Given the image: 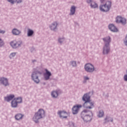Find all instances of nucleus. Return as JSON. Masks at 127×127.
<instances>
[{"mask_svg": "<svg viewBox=\"0 0 127 127\" xmlns=\"http://www.w3.org/2000/svg\"><path fill=\"white\" fill-rule=\"evenodd\" d=\"M104 42V47L103 48V54H108L110 52V43H111V37L108 36L103 39Z\"/></svg>", "mask_w": 127, "mask_h": 127, "instance_id": "1", "label": "nucleus"}, {"mask_svg": "<svg viewBox=\"0 0 127 127\" xmlns=\"http://www.w3.org/2000/svg\"><path fill=\"white\" fill-rule=\"evenodd\" d=\"M44 117H45V111L43 109H40L35 114L33 120L35 123H38L39 120L44 118Z\"/></svg>", "mask_w": 127, "mask_h": 127, "instance_id": "2", "label": "nucleus"}, {"mask_svg": "<svg viewBox=\"0 0 127 127\" xmlns=\"http://www.w3.org/2000/svg\"><path fill=\"white\" fill-rule=\"evenodd\" d=\"M81 118L84 121V122H90L92 117L91 116H93V113L91 111H89L87 110H84L81 113Z\"/></svg>", "mask_w": 127, "mask_h": 127, "instance_id": "3", "label": "nucleus"}, {"mask_svg": "<svg viewBox=\"0 0 127 127\" xmlns=\"http://www.w3.org/2000/svg\"><path fill=\"white\" fill-rule=\"evenodd\" d=\"M112 5V2L110 1H108L104 5H101L100 6V9L101 11H109L111 6Z\"/></svg>", "mask_w": 127, "mask_h": 127, "instance_id": "4", "label": "nucleus"}, {"mask_svg": "<svg viewBox=\"0 0 127 127\" xmlns=\"http://www.w3.org/2000/svg\"><path fill=\"white\" fill-rule=\"evenodd\" d=\"M94 102H92L91 100L89 101L85 102L83 105V107H84L85 109H87L89 110H91V109H93L94 108Z\"/></svg>", "mask_w": 127, "mask_h": 127, "instance_id": "5", "label": "nucleus"}, {"mask_svg": "<svg viewBox=\"0 0 127 127\" xmlns=\"http://www.w3.org/2000/svg\"><path fill=\"white\" fill-rule=\"evenodd\" d=\"M84 69L86 72H88L91 73L92 72H94V70H95V67L94 65L90 64H87L84 66Z\"/></svg>", "mask_w": 127, "mask_h": 127, "instance_id": "6", "label": "nucleus"}, {"mask_svg": "<svg viewBox=\"0 0 127 127\" xmlns=\"http://www.w3.org/2000/svg\"><path fill=\"white\" fill-rule=\"evenodd\" d=\"M38 74H39V72H34L32 74V79L33 80L35 83L38 84L40 80L38 78Z\"/></svg>", "mask_w": 127, "mask_h": 127, "instance_id": "7", "label": "nucleus"}, {"mask_svg": "<svg viewBox=\"0 0 127 127\" xmlns=\"http://www.w3.org/2000/svg\"><path fill=\"white\" fill-rule=\"evenodd\" d=\"M116 22L117 23H122V24H126L127 20L121 16H118L116 17Z\"/></svg>", "mask_w": 127, "mask_h": 127, "instance_id": "8", "label": "nucleus"}, {"mask_svg": "<svg viewBox=\"0 0 127 127\" xmlns=\"http://www.w3.org/2000/svg\"><path fill=\"white\" fill-rule=\"evenodd\" d=\"M82 108V105H77L76 106H73L72 108V114L73 115H76V114H78V112L79 111V109Z\"/></svg>", "mask_w": 127, "mask_h": 127, "instance_id": "9", "label": "nucleus"}, {"mask_svg": "<svg viewBox=\"0 0 127 127\" xmlns=\"http://www.w3.org/2000/svg\"><path fill=\"white\" fill-rule=\"evenodd\" d=\"M58 114L62 119H67L68 113H67V112L65 111H59Z\"/></svg>", "mask_w": 127, "mask_h": 127, "instance_id": "10", "label": "nucleus"}, {"mask_svg": "<svg viewBox=\"0 0 127 127\" xmlns=\"http://www.w3.org/2000/svg\"><path fill=\"white\" fill-rule=\"evenodd\" d=\"M0 82L1 84H2V85H4V86H8V80H7V78H4V77H1L0 78Z\"/></svg>", "mask_w": 127, "mask_h": 127, "instance_id": "11", "label": "nucleus"}, {"mask_svg": "<svg viewBox=\"0 0 127 127\" xmlns=\"http://www.w3.org/2000/svg\"><path fill=\"white\" fill-rule=\"evenodd\" d=\"M10 45H11L12 48H17V47H18V46H20V44H19L16 40H14L10 43Z\"/></svg>", "mask_w": 127, "mask_h": 127, "instance_id": "12", "label": "nucleus"}, {"mask_svg": "<svg viewBox=\"0 0 127 127\" xmlns=\"http://www.w3.org/2000/svg\"><path fill=\"white\" fill-rule=\"evenodd\" d=\"M87 2H88V3H90V2H91L90 6L92 8H97V7H98V4H97L96 2L92 1V0H87Z\"/></svg>", "mask_w": 127, "mask_h": 127, "instance_id": "13", "label": "nucleus"}, {"mask_svg": "<svg viewBox=\"0 0 127 127\" xmlns=\"http://www.w3.org/2000/svg\"><path fill=\"white\" fill-rule=\"evenodd\" d=\"M109 28L111 31H113V32H117L118 31V28H117L116 26L114 25V24L109 25Z\"/></svg>", "mask_w": 127, "mask_h": 127, "instance_id": "14", "label": "nucleus"}, {"mask_svg": "<svg viewBox=\"0 0 127 127\" xmlns=\"http://www.w3.org/2000/svg\"><path fill=\"white\" fill-rule=\"evenodd\" d=\"M14 95L11 94L6 97H5L4 101H6V102H9L10 101H11L12 99H14Z\"/></svg>", "mask_w": 127, "mask_h": 127, "instance_id": "15", "label": "nucleus"}, {"mask_svg": "<svg viewBox=\"0 0 127 127\" xmlns=\"http://www.w3.org/2000/svg\"><path fill=\"white\" fill-rule=\"evenodd\" d=\"M82 100L85 102H89V101H91V100H90V96H89L88 95V94H85L83 95V96L82 97Z\"/></svg>", "mask_w": 127, "mask_h": 127, "instance_id": "16", "label": "nucleus"}, {"mask_svg": "<svg viewBox=\"0 0 127 127\" xmlns=\"http://www.w3.org/2000/svg\"><path fill=\"white\" fill-rule=\"evenodd\" d=\"M23 115L19 113L15 116V119L16 121H20V120H22V118H23Z\"/></svg>", "mask_w": 127, "mask_h": 127, "instance_id": "17", "label": "nucleus"}, {"mask_svg": "<svg viewBox=\"0 0 127 127\" xmlns=\"http://www.w3.org/2000/svg\"><path fill=\"white\" fill-rule=\"evenodd\" d=\"M51 76V73L48 71L47 69H46V73L45 74V80H49Z\"/></svg>", "mask_w": 127, "mask_h": 127, "instance_id": "18", "label": "nucleus"}, {"mask_svg": "<svg viewBox=\"0 0 127 127\" xmlns=\"http://www.w3.org/2000/svg\"><path fill=\"white\" fill-rule=\"evenodd\" d=\"M17 104H18L15 99H13L11 103V106L12 108H16L17 107Z\"/></svg>", "mask_w": 127, "mask_h": 127, "instance_id": "19", "label": "nucleus"}, {"mask_svg": "<svg viewBox=\"0 0 127 127\" xmlns=\"http://www.w3.org/2000/svg\"><path fill=\"white\" fill-rule=\"evenodd\" d=\"M56 27H57V22H54L50 26V28L52 30H55Z\"/></svg>", "mask_w": 127, "mask_h": 127, "instance_id": "20", "label": "nucleus"}, {"mask_svg": "<svg viewBox=\"0 0 127 127\" xmlns=\"http://www.w3.org/2000/svg\"><path fill=\"white\" fill-rule=\"evenodd\" d=\"M76 7L74 6H72L71 8H70V15H73L75 13Z\"/></svg>", "mask_w": 127, "mask_h": 127, "instance_id": "21", "label": "nucleus"}, {"mask_svg": "<svg viewBox=\"0 0 127 127\" xmlns=\"http://www.w3.org/2000/svg\"><path fill=\"white\" fill-rule=\"evenodd\" d=\"M12 32L13 34H14L15 35H18V34L20 33V31H19L18 30L16 29H13V30L12 31Z\"/></svg>", "mask_w": 127, "mask_h": 127, "instance_id": "22", "label": "nucleus"}, {"mask_svg": "<svg viewBox=\"0 0 127 127\" xmlns=\"http://www.w3.org/2000/svg\"><path fill=\"white\" fill-rule=\"evenodd\" d=\"M51 95L53 98H57L58 97V92L57 91H53L51 93Z\"/></svg>", "mask_w": 127, "mask_h": 127, "instance_id": "23", "label": "nucleus"}, {"mask_svg": "<svg viewBox=\"0 0 127 127\" xmlns=\"http://www.w3.org/2000/svg\"><path fill=\"white\" fill-rule=\"evenodd\" d=\"M98 118H103L104 117V111L103 110H100L98 115Z\"/></svg>", "mask_w": 127, "mask_h": 127, "instance_id": "24", "label": "nucleus"}, {"mask_svg": "<svg viewBox=\"0 0 127 127\" xmlns=\"http://www.w3.org/2000/svg\"><path fill=\"white\" fill-rule=\"evenodd\" d=\"M14 99H15L16 102H17L18 104L22 103V98H21V97H18L17 98H14Z\"/></svg>", "mask_w": 127, "mask_h": 127, "instance_id": "25", "label": "nucleus"}, {"mask_svg": "<svg viewBox=\"0 0 127 127\" xmlns=\"http://www.w3.org/2000/svg\"><path fill=\"white\" fill-rule=\"evenodd\" d=\"M32 34H33V31L29 29L28 30V36H31Z\"/></svg>", "mask_w": 127, "mask_h": 127, "instance_id": "26", "label": "nucleus"}, {"mask_svg": "<svg viewBox=\"0 0 127 127\" xmlns=\"http://www.w3.org/2000/svg\"><path fill=\"white\" fill-rule=\"evenodd\" d=\"M105 121H106V122H113V118H111V117H106L105 118Z\"/></svg>", "mask_w": 127, "mask_h": 127, "instance_id": "27", "label": "nucleus"}, {"mask_svg": "<svg viewBox=\"0 0 127 127\" xmlns=\"http://www.w3.org/2000/svg\"><path fill=\"white\" fill-rule=\"evenodd\" d=\"M3 44H4L3 41H2V40L0 38V46H2Z\"/></svg>", "mask_w": 127, "mask_h": 127, "instance_id": "28", "label": "nucleus"}, {"mask_svg": "<svg viewBox=\"0 0 127 127\" xmlns=\"http://www.w3.org/2000/svg\"><path fill=\"white\" fill-rule=\"evenodd\" d=\"M9 2H11V3H14L16 1V0H7Z\"/></svg>", "mask_w": 127, "mask_h": 127, "instance_id": "29", "label": "nucleus"}, {"mask_svg": "<svg viewBox=\"0 0 127 127\" xmlns=\"http://www.w3.org/2000/svg\"><path fill=\"white\" fill-rule=\"evenodd\" d=\"M15 53H11L10 55V58H11L12 57H14V56H15Z\"/></svg>", "mask_w": 127, "mask_h": 127, "instance_id": "30", "label": "nucleus"}, {"mask_svg": "<svg viewBox=\"0 0 127 127\" xmlns=\"http://www.w3.org/2000/svg\"><path fill=\"white\" fill-rule=\"evenodd\" d=\"M71 64H72V65L73 66H76V62H75V61L72 62Z\"/></svg>", "mask_w": 127, "mask_h": 127, "instance_id": "31", "label": "nucleus"}, {"mask_svg": "<svg viewBox=\"0 0 127 127\" xmlns=\"http://www.w3.org/2000/svg\"><path fill=\"white\" fill-rule=\"evenodd\" d=\"M63 40H64V39H59V41L60 43H62V41H63Z\"/></svg>", "mask_w": 127, "mask_h": 127, "instance_id": "32", "label": "nucleus"}, {"mask_svg": "<svg viewBox=\"0 0 127 127\" xmlns=\"http://www.w3.org/2000/svg\"><path fill=\"white\" fill-rule=\"evenodd\" d=\"M84 81H87V80H89V77H88L87 76H84Z\"/></svg>", "mask_w": 127, "mask_h": 127, "instance_id": "33", "label": "nucleus"}, {"mask_svg": "<svg viewBox=\"0 0 127 127\" xmlns=\"http://www.w3.org/2000/svg\"><path fill=\"white\" fill-rule=\"evenodd\" d=\"M22 2V0H19L17 1V3H20V2Z\"/></svg>", "mask_w": 127, "mask_h": 127, "instance_id": "34", "label": "nucleus"}, {"mask_svg": "<svg viewBox=\"0 0 127 127\" xmlns=\"http://www.w3.org/2000/svg\"><path fill=\"white\" fill-rule=\"evenodd\" d=\"M0 33H2V34L4 33V31L0 30Z\"/></svg>", "mask_w": 127, "mask_h": 127, "instance_id": "35", "label": "nucleus"}, {"mask_svg": "<svg viewBox=\"0 0 127 127\" xmlns=\"http://www.w3.org/2000/svg\"><path fill=\"white\" fill-rule=\"evenodd\" d=\"M100 0L101 2H103L104 0Z\"/></svg>", "mask_w": 127, "mask_h": 127, "instance_id": "36", "label": "nucleus"}]
</instances>
